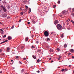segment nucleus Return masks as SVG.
Segmentation results:
<instances>
[{"mask_svg":"<svg viewBox=\"0 0 74 74\" xmlns=\"http://www.w3.org/2000/svg\"><path fill=\"white\" fill-rule=\"evenodd\" d=\"M34 22H35L34 21V20H32V22H33V23H34Z\"/></svg>","mask_w":74,"mask_h":74,"instance_id":"obj_43","label":"nucleus"},{"mask_svg":"<svg viewBox=\"0 0 74 74\" xmlns=\"http://www.w3.org/2000/svg\"><path fill=\"white\" fill-rule=\"evenodd\" d=\"M35 48V47L34 46H32V47H31V49H33V50H34V49Z\"/></svg>","mask_w":74,"mask_h":74,"instance_id":"obj_13","label":"nucleus"},{"mask_svg":"<svg viewBox=\"0 0 74 74\" xmlns=\"http://www.w3.org/2000/svg\"><path fill=\"white\" fill-rule=\"evenodd\" d=\"M2 51V50L0 49V52H1Z\"/></svg>","mask_w":74,"mask_h":74,"instance_id":"obj_50","label":"nucleus"},{"mask_svg":"<svg viewBox=\"0 0 74 74\" xmlns=\"http://www.w3.org/2000/svg\"><path fill=\"white\" fill-rule=\"evenodd\" d=\"M24 11H25V12H26V11H27V9H24Z\"/></svg>","mask_w":74,"mask_h":74,"instance_id":"obj_27","label":"nucleus"},{"mask_svg":"<svg viewBox=\"0 0 74 74\" xmlns=\"http://www.w3.org/2000/svg\"><path fill=\"white\" fill-rule=\"evenodd\" d=\"M24 71H25L24 69H22V70L21 71V72L22 73H23V72H24Z\"/></svg>","mask_w":74,"mask_h":74,"instance_id":"obj_17","label":"nucleus"},{"mask_svg":"<svg viewBox=\"0 0 74 74\" xmlns=\"http://www.w3.org/2000/svg\"><path fill=\"white\" fill-rule=\"evenodd\" d=\"M64 69H62L60 71H61V72H64Z\"/></svg>","mask_w":74,"mask_h":74,"instance_id":"obj_19","label":"nucleus"},{"mask_svg":"<svg viewBox=\"0 0 74 74\" xmlns=\"http://www.w3.org/2000/svg\"><path fill=\"white\" fill-rule=\"evenodd\" d=\"M69 28H71V25H70L69 26Z\"/></svg>","mask_w":74,"mask_h":74,"instance_id":"obj_42","label":"nucleus"},{"mask_svg":"<svg viewBox=\"0 0 74 74\" xmlns=\"http://www.w3.org/2000/svg\"><path fill=\"white\" fill-rule=\"evenodd\" d=\"M47 41H50V39L49 38H47Z\"/></svg>","mask_w":74,"mask_h":74,"instance_id":"obj_11","label":"nucleus"},{"mask_svg":"<svg viewBox=\"0 0 74 74\" xmlns=\"http://www.w3.org/2000/svg\"><path fill=\"white\" fill-rule=\"evenodd\" d=\"M0 23L2 25V23L0 22Z\"/></svg>","mask_w":74,"mask_h":74,"instance_id":"obj_64","label":"nucleus"},{"mask_svg":"<svg viewBox=\"0 0 74 74\" xmlns=\"http://www.w3.org/2000/svg\"><path fill=\"white\" fill-rule=\"evenodd\" d=\"M28 40V38H25V40L26 41H27Z\"/></svg>","mask_w":74,"mask_h":74,"instance_id":"obj_16","label":"nucleus"},{"mask_svg":"<svg viewBox=\"0 0 74 74\" xmlns=\"http://www.w3.org/2000/svg\"><path fill=\"white\" fill-rule=\"evenodd\" d=\"M73 52H74V50H73V49H71V52L73 53Z\"/></svg>","mask_w":74,"mask_h":74,"instance_id":"obj_15","label":"nucleus"},{"mask_svg":"<svg viewBox=\"0 0 74 74\" xmlns=\"http://www.w3.org/2000/svg\"><path fill=\"white\" fill-rule=\"evenodd\" d=\"M38 41H36V43L38 44Z\"/></svg>","mask_w":74,"mask_h":74,"instance_id":"obj_51","label":"nucleus"},{"mask_svg":"<svg viewBox=\"0 0 74 74\" xmlns=\"http://www.w3.org/2000/svg\"><path fill=\"white\" fill-rule=\"evenodd\" d=\"M2 10V9L1 8H0V12H1V10Z\"/></svg>","mask_w":74,"mask_h":74,"instance_id":"obj_35","label":"nucleus"},{"mask_svg":"<svg viewBox=\"0 0 74 74\" xmlns=\"http://www.w3.org/2000/svg\"><path fill=\"white\" fill-rule=\"evenodd\" d=\"M14 26H13H13H12V27H11V28H12V29H13V28H14Z\"/></svg>","mask_w":74,"mask_h":74,"instance_id":"obj_38","label":"nucleus"},{"mask_svg":"<svg viewBox=\"0 0 74 74\" xmlns=\"http://www.w3.org/2000/svg\"><path fill=\"white\" fill-rule=\"evenodd\" d=\"M1 31H3V30L2 29H1Z\"/></svg>","mask_w":74,"mask_h":74,"instance_id":"obj_52","label":"nucleus"},{"mask_svg":"<svg viewBox=\"0 0 74 74\" xmlns=\"http://www.w3.org/2000/svg\"><path fill=\"white\" fill-rule=\"evenodd\" d=\"M32 57H33V58L34 59H36V57L34 56H33Z\"/></svg>","mask_w":74,"mask_h":74,"instance_id":"obj_9","label":"nucleus"},{"mask_svg":"<svg viewBox=\"0 0 74 74\" xmlns=\"http://www.w3.org/2000/svg\"><path fill=\"white\" fill-rule=\"evenodd\" d=\"M1 7L3 8V11L4 12H6L7 11V10L5 9V8L3 5H1Z\"/></svg>","mask_w":74,"mask_h":74,"instance_id":"obj_3","label":"nucleus"},{"mask_svg":"<svg viewBox=\"0 0 74 74\" xmlns=\"http://www.w3.org/2000/svg\"><path fill=\"white\" fill-rule=\"evenodd\" d=\"M4 42H8V40H5V41H4Z\"/></svg>","mask_w":74,"mask_h":74,"instance_id":"obj_49","label":"nucleus"},{"mask_svg":"<svg viewBox=\"0 0 74 74\" xmlns=\"http://www.w3.org/2000/svg\"><path fill=\"white\" fill-rule=\"evenodd\" d=\"M69 25V23H66V25Z\"/></svg>","mask_w":74,"mask_h":74,"instance_id":"obj_53","label":"nucleus"},{"mask_svg":"<svg viewBox=\"0 0 74 74\" xmlns=\"http://www.w3.org/2000/svg\"><path fill=\"white\" fill-rule=\"evenodd\" d=\"M21 15H23V12H21Z\"/></svg>","mask_w":74,"mask_h":74,"instance_id":"obj_26","label":"nucleus"},{"mask_svg":"<svg viewBox=\"0 0 74 74\" xmlns=\"http://www.w3.org/2000/svg\"><path fill=\"white\" fill-rule=\"evenodd\" d=\"M21 19H20L19 20V22H21Z\"/></svg>","mask_w":74,"mask_h":74,"instance_id":"obj_45","label":"nucleus"},{"mask_svg":"<svg viewBox=\"0 0 74 74\" xmlns=\"http://www.w3.org/2000/svg\"><path fill=\"white\" fill-rule=\"evenodd\" d=\"M19 63L21 64H22V63H21V62L19 61Z\"/></svg>","mask_w":74,"mask_h":74,"instance_id":"obj_39","label":"nucleus"},{"mask_svg":"<svg viewBox=\"0 0 74 74\" xmlns=\"http://www.w3.org/2000/svg\"><path fill=\"white\" fill-rule=\"evenodd\" d=\"M13 60H11V62H13Z\"/></svg>","mask_w":74,"mask_h":74,"instance_id":"obj_56","label":"nucleus"},{"mask_svg":"<svg viewBox=\"0 0 74 74\" xmlns=\"http://www.w3.org/2000/svg\"><path fill=\"white\" fill-rule=\"evenodd\" d=\"M44 34L45 35V37H48L49 35V32L47 31H45L44 32Z\"/></svg>","mask_w":74,"mask_h":74,"instance_id":"obj_2","label":"nucleus"},{"mask_svg":"<svg viewBox=\"0 0 74 74\" xmlns=\"http://www.w3.org/2000/svg\"><path fill=\"white\" fill-rule=\"evenodd\" d=\"M72 11L74 12V8H73L72 9Z\"/></svg>","mask_w":74,"mask_h":74,"instance_id":"obj_48","label":"nucleus"},{"mask_svg":"<svg viewBox=\"0 0 74 74\" xmlns=\"http://www.w3.org/2000/svg\"><path fill=\"white\" fill-rule=\"evenodd\" d=\"M61 56H59V58H61Z\"/></svg>","mask_w":74,"mask_h":74,"instance_id":"obj_60","label":"nucleus"},{"mask_svg":"<svg viewBox=\"0 0 74 74\" xmlns=\"http://www.w3.org/2000/svg\"><path fill=\"white\" fill-rule=\"evenodd\" d=\"M72 58L74 59V56H72Z\"/></svg>","mask_w":74,"mask_h":74,"instance_id":"obj_57","label":"nucleus"},{"mask_svg":"<svg viewBox=\"0 0 74 74\" xmlns=\"http://www.w3.org/2000/svg\"><path fill=\"white\" fill-rule=\"evenodd\" d=\"M51 60V58H50L49 59V61L50 60Z\"/></svg>","mask_w":74,"mask_h":74,"instance_id":"obj_58","label":"nucleus"},{"mask_svg":"<svg viewBox=\"0 0 74 74\" xmlns=\"http://www.w3.org/2000/svg\"><path fill=\"white\" fill-rule=\"evenodd\" d=\"M7 18L8 19H10V16H8V17H7Z\"/></svg>","mask_w":74,"mask_h":74,"instance_id":"obj_20","label":"nucleus"},{"mask_svg":"<svg viewBox=\"0 0 74 74\" xmlns=\"http://www.w3.org/2000/svg\"><path fill=\"white\" fill-rule=\"evenodd\" d=\"M71 66V65H69L68 66L69 67H70Z\"/></svg>","mask_w":74,"mask_h":74,"instance_id":"obj_62","label":"nucleus"},{"mask_svg":"<svg viewBox=\"0 0 74 74\" xmlns=\"http://www.w3.org/2000/svg\"><path fill=\"white\" fill-rule=\"evenodd\" d=\"M71 15L74 16V13L71 12Z\"/></svg>","mask_w":74,"mask_h":74,"instance_id":"obj_14","label":"nucleus"},{"mask_svg":"<svg viewBox=\"0 0 74 74\" xmlns=\"http://www.w3.org/2000/svg\"><path fill=\"white\" fill-rule=\"evenodd\" d=\"M31 12V9H30V8H29V13H30Z\"/></svg>","mask_w":74,"mask_h":74,"instance_id":"obj_12","label":"nucleus"},{"mask_svg":"<svg viewBox=\"0 0 74 74\" xmlns=\"http://www.w3.org/2000/svg\"><path fill=\"white\" fill-rule=\"evenodd\" d=\"M15 57H16V58H19V57L18 56H16Z\"/></svg>","mask_w":74,"mask_h":74,"instance_id":"obj_40","label":"nucleus"},{"mask_svg":"<svg viewBox=\"0 0 74 74\" xmlns=\"http://www.w3.org/2000/svg\"><path fill=\"white\" fill-rule=\"evenodd\" d=\"M26 2V1H23V3H25V2Z\"/></svg>","mask_w":74,"mask_h":74,"instance_id":"obj_34","label":"nucleus"},{"mask_svg":"<svg viewBox=\"0 0 74 74\" xmlns=\"http://www.w3.org/2000/svg\"><path fill=\"white\" fill-rule=\"evenodd\" d=\"M6 51L8 52H10V48L9 47H7L6 49Z\"/></svg>","mask_w":74,"mask_h":74,"instance_id":"obj_4","label":"nucleus"},{"mask_svg":"<svg viewBox=\"0 0 74 74\" xmlns=\"http://www.w3.org/2000/svg\"><path fill=\"white\" fill-rule=\"evenodd\" d=\"M7 16V15L6 14H4L3 15V18H5Z\"/></svg>","mask_w":74,"mask_h":74,"instance_id":"obj_6","label":"nucleus"},{"mask_svg":"<svg viewBox=\"0 0 74 74\" xmlns=\"http://www.w3.org/2000/svg\"><path fill=\"white\" fill-rule=\"evenodd\" d=\"M58 60H60V58H58Z\"/></svg>","mask_w":74,"mask_h":74,"instance_id":"obj_55","label":"nucleus"},{"mask_svg":"<svg viewBox=\"0 0 74 74\" xmlns=\"http://www.w3.org/2000/svg\"><path fill=\"white\" fill-rule=\"evenodd\" d=\"M37 73H39V72H40V71H37Z\"/></svg>","mask_w":74,"mask_h":74,"instance_id":"obj_46","label":"nucleus"},{"mask_svg":"<svg viewBox=\"0 0 74 74\" xmlns=\"http://www.w3.org/2000/svg\"><path fill=\"white\" fill-rule=\"evenodd\" d=\"M2 71L0 72V73H2Z\"/></svg>","mask_w":74,"mask_h":74,"instance_id":"obj_63","label":"nucleus"},{"mask_svg":"<svg viewBox=\"0 0 74 74\" xmlns=\"http://www.w3.org/2000/svg\"><path fill=\"white\" fill-rule=\"evenodd\" d=\"M53 60H52V61H51V63H53Z\"/></svg>","mask_w":74,"mask_h":74,"instance_id":"obj_59","label":"nucleus"},{"mask_svg":"<svg viewBox=\"0 0 74 74\" xmlns=\"http://www.w3.org/2000/svg\"><path fill=\"white\" fill-rule=\"evenodd\" d=\"M67 45L66 44H64V48H66L67 47Z\"/></svg>","mask_w":74,"mask_h":74,"instance_id":"obj_10","label":"nucleus"},{"mask_svg":"<svg viewBox=\"0 0 74 74\" xmlns=\"http://www.w3.org/2000/svg\"><path fill=\"white\" fill-rule=\"evenodd\" d=\"M5 42H4V41H3V42H1V44H3V43H5Z\"/></svg>","mask_w":74,"mask_h":74,"instance_id":"obj_32","label":"nucleus"},{"mask_svg":"<svg viewBox=\"0 0 74 74\" xmlns=\"http://www.w3.org/2000/svg\"><path fill=\"white\" fill-rule=\"evenodd\" d=\"M61 36H62V38H63V37H64V35H63V34Z\"/></svg>","mask_w":74,"mask_h":74,"instance_id":"obj_41","label":"nucleus"},{"mask_svg":"<svg viewBox=\"0 0 74 74\" xmlns=\"http://www.w3.org/2000/svg\"><path fill=\"white\" fill-rule=\"evenodd\" d=\"M1 34H3V31H1Z\"/></svg>","mask_w":74,"mask_h":74,"instance_id":"obj_37","label":"nucleus"},{"mask_svg":"<svg viewBox=\"0 0 74 74\" xmlns=\"http://www.w3.org/2000/svg\"><path fill=\"white\" fill-rule=\"evenodd\" d=\"M31 37L32 38H33V37H34V35H32L31 36Z\"/></svg>","mask_w":74,"mask_h":74,"instance_id":"obj_30","label":"nucleus"},{"mask_svg":"<svg viewBox=\"0 0 74 74\" xmlns=\"http://www.w3.org/2000/svg\"><path fill=\"white\" fill-rule=\"evenodd\" d=\"M68 55L69 56H70L71 55V53H68Z\"/></svg>","mask_w":74,"mask_h":74,"instance_id":"obj_31","label":"nucleus"},{"mask_svg":"<svg viewBox=\"0 0 74 74\" xmlns=\"http://www.w3.org/2000/svg\"><path fill=\"white\" fill-rule=\"evenodd\" d=\"M27 23L28 24V25H29V24H30V22H28Z\"/></svg>","mask_w":74,"mask_h":74,"instance_id":"obj_44","label":"nucleus"},{"mask_svg":"<svg viewBox=\"0 0 74 74\" xmlns=\"http://www.w3.org/2000/svg\"><path fill=\"white\" fill-rule=\"evenodd\" d=\"M57 28L58 30H61L62 29V26L60 24H58L57 26Z\"/></svg>","mask_w":74,"mask_h":74,"instance_id":"obj_1","label":"nucleus"},{"mask_svg":"<svg viewBox=\"0 0 74 74\" xmlns=\"http://www.w3.org/2000/svg\"><path fill=\"white\" fill-rule=\"evenodd\" d=\"M53 8H56V5H53Z\"/></svg>","mask_w":74,"mask_h":74,"instance_id":"obj_22","label":"nucleus"},{"mask_svg":"<svg viewBox=\"0 0 74 74\" xmlns=\"http://www.w3.org/2000/svg\"><path fill=\"white\" fill-rule=\"evenodd\" d=\"M6 35H3V38H5V37H6Z\"/></svg>","mask_w":74,"mask_h":74,"instance_id":"obj_28","label":"nucleus"},{"mask_svg":"<svg viewBox=\"0 0 74 74\" xmlns=\"http://www.w3.org/2000/svg\"><path fill=\"white\" fill-rule=\"evenodd\" d=\"M57 50L58 51H60V49L58 48H57Z\"/></svg>","mask_w":74,"mask_h":74,"instance_id":"obj_24","label":"nucleus"},{"mask_svg":"<svg viewBox=\"0 0 74 74\" xmlns=\"http://www.w3.org/2000/svg\"><path fill=\"white\" fill-rule=\"evenodd\" d=\"M37 51L39 52H40V50H37Z\"/></svg>","mask_w":74,"mask_h":74,"instance_id":"obj_54","label":"nucleus"},{"mask_svg":"<svg viewBox=\"0 0 74 74\" xmlns=\"http://www.w3.org/2000/svg\"><path fill=\"white\" fill-rule=\"evenodd\" d=\"M25 8H26L27 9H28V7L27 5L25 6Z\"/></svg>","mask_w":74,"mask_h":74,"instance_id":"obj_21","label":"nucleus"},{"mask_svg":"<svg viewBox=\"0 0 74 74\" xmlns=\"http://www.w3.org/2000/svg\"><path fill=\"white\" fill-rule=\"evenodd\" d=\"M51 34H53V32H52V33H51Z\"/></svg>","mask_w":74,"mask_h":74,"instance_id":"obj_61","label":"nucleus"},{"mask_svg":"<svg viewBox=\"0 0 74 74\" xmlns=\"http://www.w3.org/2000/svg\"><path fill=\"white\" fill-rule=\"evenodd\" d=\"M8 39L9 40H11V38L10 37V36H8Z\"/></svg>","mask_w":74,"mask_h":74,"instance_id":"obj_8","label":"nucleus"},{"mask_svg":"<svg viewBox=\"0 0 74 74\" xmlns=\"http://www.w3.org/2000/svg\"><path fill=\"white\" fill-rule=\"evenodd\" d=\"M71 10V8H69L68 10L69 11H70Z\"/></svg>","mask_w":74,"mask_h":74,"instance_id":"obj_29","label":"nucleus"},{"mask_svg":"<svg viewBox=\"0 0 74 74\" xmlns=\"http://www.w3.org/2000/svg\"><path fill=\"white\" fill-rule=\"evenodd\" d=\"M71 22H72V23L73 24H74V21H71Z\"/></svg>","mask_w":74,"mask_h":74,"instance_id":"obj_33","label":"nucleus"},{"mask_svg":"<svg viewBox=\"0 0 74 74\" xmlns=\"http://www.w3.org/2000/svg\"><path fill=\"white\" fill-rule=\"evenodd\" d=\"M37 62H40V60H39V59H38L37 60Z\"/></svg>","mask_w":74,"mask_h":74,"instance_id":"obj_23","label":"nucleus"},{"mask_svg":"<svg viewBox=\"0 0 74 74\" xmlns=\"http://www.w3.org/2000/svg\"><path fill=\"white\" fill-rule=\"evenodd\" d=\"M49 51H50V52H53V49H50V50H49Z\"/></svg>","mask_w":74,"mask_h":74,"instance_id":"obj_18","label":"nucleus"},{"mask_svg":"<svg viewBox=\"0 0 74 74\" xmlns=\"http://www.w3.org/2000/svg\"><path fill=\"white\" fill-rule=\"evenodd\" d=\"M64 71H67V69H64Z\"/></svg>","mask_w":74,"mask_h":74,"instance_id":"obj_36","label":"nucleus"},{"mask_svg":"<svg viewBox=\"0 0 74 74\" xmlns=\"http://www.w3.org/2000/svg\"><path fill=\"white\" fill-rule=\"evenodd\" d=\"M62 14H68V12L67 11H64L62 12Z\"/></svg>","mask_w":74,"mask_h":74,"instance_id":"obj_5","label":"nucleus"},{"mask_svg":"<svg viewBox=\"0 0 74 74\" xmlns=\"http://www.w3.org/2000/svg\"><path fill=\"white\" fill-rule=\"evenodd\" d=\"M26 59L25 58H23V60H26Z\"/></svg>","mask_w":74,"mask_h":74,"instance_id":"obj_47","label":"nucleus"},{"mask_svg":"<svg viewBox=\"0 0 74 74\" xmlns=\"http://www.w3.org/2000/svg\"><path fill=\"white\" fill-rule=\"evenodd\" d=\"M60 1H58V4H60Z\"/></svg>","mask_w":74,"mask_h":74,"instance_id":"obj_25","label":"nucleus"},{"mask_svg":"<svg viewBox=\"0 0 74 74\" xmlns=\"http://www.w3.org/2000/svg\"><path fill=\"white\" fill-rule=\"evenodd\" d=\"M58 23V21L57 20H56L54 21V24L56 25Z\"/></svg>","mask_w":74,"mask_h":74,"instance_id":"obj_7","label":"nucleus"}]
</instances>
